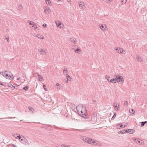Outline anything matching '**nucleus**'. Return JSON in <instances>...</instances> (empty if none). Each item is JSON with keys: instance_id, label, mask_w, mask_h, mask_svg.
<instances>
[{"instance_id": "obj_1", "label": "nucleus", "mask_w": 147, "mask_h": 147, "mask_svg": "<svg viewBox=\"0 0 147 147\" xmlns=\"http://www.w3.org/2000/svg\"><path fill=\"white\" fill-rule=\"evenodd\" d=\"M82 108H84V111H83V110L81 111V112L80 113V115L84 118H86V117L87 115V113L86 112V109L85 106H82Z\"/></svg>"}, {"instance_id": "obj_2", "label": "nucleus", "mask_w": 147, "mask_h": 147, "mask_svg": "<svg viewBox=\"0 0 147 147\" xmlns=\"http://www.w3.org/2000/svg\"><path fill=\"white\" fill-rule=\"evenodd\" d=\"M20 140L21 142L24 144L27 145L28 144V145H29V144L28 143V142L27 140L23 136H22V138L20 139Z\"/></svg>"}, {"instance_id": "obj_3", "label": "nucleus", "mask_w": 147, "mask_h": 147, "mask_svg": "<svg viewBox=\"0 0 147 147\" xmlns=\"http://www.w3.org/2000/svg\"><path fill=\"white\" fill-rule=\"evenodd\" d=\"M9 73L10 74H8V73H7V74H6L5 78L8 79L12 80L13 78V76L12 73L10 72Z\"/></svg>"}, {"instance_id": "obj_4", "label": "nucleus", "mask_w": 147, "mask_h": 147, "mask_svg": "<svg viewBox=\"0 0 147 147\" xmlns=\"http://www.w3.org/2000/svg\"><path fill=\"white\" fill-rule=\"evenodd\" d=\"M117 82H124V80L123 78H122L121 76H120L119 77H118V78H117L116 79Z\"/></svg>"}, {"instance_id": "obj_5", "label": "nucleus", "mask_w": 147, "mask_h": 147, "mask_svg": "<svg viewBox=\"0 0 147 147\" xmlns=\"http://www.w3.org/2000/svg\"><path fill=\"white\" fill-rule=\"evenodd\" d=\"M115 49V50L117 51V52L118 53H123V52H125V51L123 50L121 48H116V49Z\"/></svg>"}, {"instance_id": "obj_6", "label": "nucleus", "mask_w": 147, "mask_h": 147, "mask_svg": "<svg viewBox=\"0 0 147 147\" xmlns=\"http://www.w3.org/2000/svg\"><path fill=\"white\" fill-rule=\"evenodd\" d=\"M38 52L40 53L41 55L43 54H45L47 53L46 50L43 49L39 48L38 49Z\"/></svg>"}, {"instance_id": "obj_7", "label": "nucleus", "mask_w": 147, "mask_h": 147, "mask_svg": "<svg viewBox=\"0 0 147 147\" xmlns=\"http://www.w3.org/2000/svg\"><path fill=\"white\" fill-rule=\"evenodd\" d=\"M127 130L126 133L130 134H132L135 132V130L134 129H126Z\"/></svg>"}, {"instance_id": "obj_8", "label": "nucleus", "mask_w": 147, "mask_h": 147, "mask_svg": "<svg viewBox=\"0 0 147 147\" xmlns=\"http://www.w3.org/2000/svg\"><path fill=\"white\" fill-rule=\"evenodd\" d=\"M135 142L137 143H139L140 144H144V142L143 141L141 140L138 138L135 139Z\"/></svg>"}, {"instance_id": "obj_9", "label": "nucleus", "mask_w": 147, "mask_h": 147, "mask_svg": "<svg viewBox=\"0 0 147 147\" xmlns=\"http://www.w3.org/2000/svg\"><path fill=\"white\" fill-rule=\"evenodd\" d=\"M44 11L46 13H48L51 11V10L48 7H45L44 8Z\"/></svg>"}, {"instance_id": "obj_10", "label": "nucleus", "mask_w": 147, "mask_h": 147, "mask_svg": "<svg viewBox=\"0 0 147 147\" xmlns=\"http://www.w3.org/2000/svg\"><path fill=\"white\" fill-rule=\"evenodd\" d=\"M90 138H88L87 137H83V140L84 141H85L86 142L88 143L90 142Z\"/></svg>"}, {"instance_id": "obj_11", "label": "nucleus", "mask_w": 147, "mask_h": 147, "mask_svg": "<svg viewBox=\"0 0 147 147\" xmlns=\"http://www.w3.org/2000/svg\"><path fill=\"white\" fill-rule=\"evenodd\" d=\"M100 28L103 31H105L106 30V28H107L106 26L104 24L103 25L102 24L101 26L100 27Z\"/></svg>"}, {"instance_id": "obj_12", "label": "nucleus", "mask_w": 147, "mask_h": 147, "mask_svg": "<svg viewBox=\"0 0 147 147\" xmlns=\"http://www.w3.org/2000/svg\"><path fill=\"white\" fill-rule=\"evenodd\" d=\"M70 41L74 44H76V38L72 37L70 38Z\"/></svg>"}, {"instance_id": "obj_13", "label": "nucleus", "mask_w": 147, "mask_h": 147, "mask_svg": "<svg viewBox=\"0 0 147 147\" xmlns=\"http://www.w3.org/2000/svg\"><path fill=\"white\" fill-rule=\"evenodd\" d=\"M7 72L8 73V72L7 71H5L2 72H0V74H1L3 75L4 77H5L6 76V74H7Z\"/></svg>"}, {"instance_id": "obj_14", "label": "nucleus", "mask_w": 147, "mask_h": 147, "mask_svg": "<svg viewBox=\"0 0 147 147\" xmlns=\"http://www.w3.org/2000/svg\"><path fill=\"white\" fill-rule=\"evenodd\" d=\"M78 3L79 4V7H81L82 9L84 5V2H79Z\"/></svg>"}, {"instance_id": "obj_15", "label": "nucleus", "mask_w": 147, "mask_h": 147, "mask_svg": "<svg viewBox=\"0 0 147 147\" xmlns=\"http://www.w3.org/2000/svg\"><path fill=\"white\" fill-rule=\"evenodd\" d=\"M56 24L57 25V27H59L60 28H61L62 27V26H63V25H61V22H56Z\"/></svg>"}, {"instance_id": "obj_16", "label": "nucleus", "mask_w": 147, "mask_h": 147, "mask_svg": "<svg viewBox=\"0 0 147 147\" xmlns=\"http://www.w3.org/2000/svg\"><path fill=\"white\" fill-rule=\"evenodd\" d=\"M5 84H7L8 86L9 87H11L12 88H15V86H14L12 85L11 84H9V83H5Z\"/></svg>"}, {"instance_id": "obj_17", "label": "nucleus", "mask_w": 147, "mask_h": 147, "mask_svg": "<svg viewBox=\"0 0 147 147\" xmlns=\"http://www.w3.org/2000/svg\"><path fill=\"white\" fill-rule=\"evenodd\" d=\"M117 80L115 78H113L110 80L109 81V82L113 83H116L117 82Z\"/></svg>"}, {"instance_id": "obj_18", "label": "nucleus", "mask_w": 147, "mask_h": 147, "mask_svg": "<svg viewBox=\"0 0 147 147\" xmlns=\"http://www.w3.org/2000/svg\"><path fill=\"white\" fill-rule=\"evenodd\" d=\"M72 49L76 53H78V52H80L81 51L80 49L79 48H77L76 49H75L74 48H73Z\"/></svg>"}, {"instance_id": "obj_19", "label": "nucleus", "mask_w": 147, "mask_h": 147, "mask_svg": "<svg viewBox=\"0 0 147 147\" xmlns=\"http://www.w3.org/2000/svg\"><path fill=\"white\" fill-rule=\"evenodd\" d=\"M35 36L38 37L39 38H41L42 39H43L44 38V37L42 35H41L38 34L36 35Z\"/></svg>"}, {"instance_id": "obj_20", "label": "nucleus", "mask_w": 147, "mask_h": 147, "mask_svg": "<svg viewBox=\"0 0 147 147\" xmlns=\"http://www.w3.org/2000/svg\"><path fill=\"white\" fill-rule=\"evenodd\" d=\"M137 60L139 62H141L142 61L141 57L138 55L137 56Z\"/></svg>"}, {"instance_id": "obj_21", "label": "nucleus", "mask_w": 147, "mask_h": 147, "mask_svg": "<svg viewBox=\"0 0 147 147\" xmlns=\"http://www.w3.org/2000/svg\"><path fill=\"white\" fill-rule=\"evenodd\" d=\"M90 142L89 143V144H94L95 143V140H92L90 138Z\"/></svg>"}, {"instance_id": "obj_22", "label": "nucleus", "mask_w": 147, "mask_h": 147, "mask_svg": "<svg viewBox=\"0 0 147 147\" xmlns=\"http://www.w3.org/2000/svg\"><path fill=\"white\" fill-rule=\"evenodd\" d=\"M127 132V130L126 129L125 130V129L122 130V131H119V134L120 133H121V134H124V133H125Z\"/></svg>"}, {"instance_id": "obj_23", "label": "nucleus", "mask_w": 147, "mask_h": 147, "mask_svg": "<svg viewBox=\"0 0 147 147\" xmlns=\"http://www.w3.org/2000/svg\"><path fill=\"white\" fill-rule=\"evenodd\" d=\"M114 106L115 107L117 108V111L119 110V104H116V105H115V104L114 105Z\"/></svg>"}, {"instance_id": "obj_24", "label": "nucleus", "mask_w": 147, "mask_h": 147, "mask_svg": "<svg viewBox=\"0 0 147 147\" xmlns=\"http://www.w3.org/2000/svg\"><path fill=\"white\" fill-rule=\"evenodd\" d=\"M147 122V121H144L141 122V126L142 127Z\"/></svg>"}, {"instance_id": "obj_25", "label": "nucleus", "mask_w": 147, "mask_h": 147, "mask_svg": "<svg viewBox=\"0 0 147 147\" xmlns=\"http://www.w3.org/2000/svg\"><path fill=\"white\" fill-rule=\"evenodd\" d=\"M46 3L48 5H50L51 3L50 0H46Z\"/></svg>"}, {"instance_id": "obj_26", "label": "nucleus", "mask_w": 147, "mask_h": 147, "mask_svg": "<svg viewBox=\"0 0 147 147\" xmlns=\"http://www.w3.org/2000/svg\"><path fill=\"white\" fill-rule=\"evenodd\" d=\"M131 111L130 110V113L132 114H134L135 113V111L133 109H131Z\"/></svg>"}, {"instance_id": "obj_27", "label": "nucleus", "mask_w": 147, "mask_h": 147, "mask_svg": "<svg viewBox=\"0 0 147 147\" xmlns=\"http://www.w3.org/2000/svg\"><path fill=\"white\" fill-rule=\"evenodd\" d=\"M23 9V7L22 5H19V6L18 7V9L20 11L22 10Z\"/></svg>"}, {"instance_id": "obj_28", "label": "nucleus", "mask_w": 147, "mask_h": 147, "mask_svg": "<svg viewBox=\"0 0 147 147\" xmlns=\"http://www.w3.org/2000/svg\"><path fill=\"white\" fill-rule=\"evenodd\" d=\"M27 22L28 23H29V24L30 25H33V24H34V22H33L32 23L31 21L29 20H28Z\"/></svg>"}, {"instance_id": "obj_29", "label": "nucleus", "mask_w": 147, "mask_h": 147, "mask_svg": "<svg viewBox=\"0 0 147 147\" xmlns=\"http://www.w3.org/2000/svg\"><path fill=\"white\" fill-rule=\"evenodd\" d=\"M40 79H42V80L43 79V78L40 75H38V80H39Z\"/></svg>"}, {"instance_id": "obj_30", "label": "nucleus", "mask_w": 147, "mask_h": 147, "mask_svg": "<svg viewBox=\"0 0 147 147\" xmlns=\"http://www.w3.org/2000/svg\"><path fill=\"white\" fill-rule=\"evenodd\" d=\"M29 88V87L28 86H26L24 87L23 88V89L25 90V91L27 90Z\"/></svg>"}, {"instance_id": "obj_31", "label": "nucleus", "mask_w": 147, "mask_h": 147, "mask_svg": "<svg viewBox=\"0 0 147 147\" xmlns=\"http://www.w3.org/2000/svg\"><path fill=\"white\" fill-rule=\"evenodd\" d=\"M29 110L31 111L32 113L33 112V111H34V109L31 107H29Z\"/></svg>"}, {"instance_id": "obj_32", "label": "nucleus", "mask_w": 147, "mask_h": 147, "mask_svg": "<svg viewBox=\"0 0 147 147\" xmlns=\"http://www.w3.org/2000/svg\"><path fill=\"white\" fill-rule=\"evenodd\" d=\"M116 116V113H115L114 114L113 117L111 118V120H113L114 119V118Z\"/></svg>"}, {"instance_id": "obj_33", "label": "nucleus", "mask_w": 147, "mask_h": 147, "mask_svg": "<svg viewBox=\"0 0 147 147\" xmlns=\"http://www.w3.org/2000/svg\"><path fill=\"white\" fill-rule=\"evenodd\" d=\"M105 78H106L108 80H109L110 77L108 76H106L105 77Z\"/></svg>"}, {"instance_id": "obj_34", "label": "nucleus", "mask_w": 147, "mask_h": 147, "mask_svg": "<svg viewBox=\"0 0 147 147\" xmlns=\"http://www.w3.org/2000/svg\"><path fill=\"white\" fill-rule=\"evenodd\" d=\"M43 88H44V89L46 91H47V88H46V86L45 85H44L43 86Z\"/></svg>"}, {"instance_id": "obj_35", "label": "nucleus", "mask_w": 147, "mask_h": 147, "mask_svg": "<svg viewBox=\"0 0 147 147\" xmlns=\"http://www.w3.org/2000/svg\"><path fill=\"white\" fill-rule=\"evenodd\" d=\"M127 105H128L127 101H125V103H124V105L125 106H126V107H127Z\"/></svg>"}, {"instance_id": "obj_36", "label": "nucleus", "mask_w": 147, "mask_h": 147, "mask_svg": "<svg viewBox=\"0 0 147 147\" xmlns=\"http://www.w3.org/2000/svg\"><path fill=\"white\" fill-rule=\"evenodd\" d=\"M119 76L118 75V74H115V79H117V78H118V77H119V76Z\"/></svg>"}, {"instance_id": "obj_37", "label": "nucleus", "mask_w": 147, "mask_h": 147, "mask_svg": "<svg viewBox=\"0 0 147 147\" xmlns=\"http://www.w3.org/2000/svg\"><path fill=\"white\" fill-rule=\"evenodd\" d=\"M126 1L125 0H122L121 1V2H122V4H123L125 3L126 2Z\"/></svg>"}, {"instance_id": "obj_38", "label": "nucleus", "mask_w": 147, "mask_h": 147, "mask_svg": "<svg viewBox=\"0 0 147 147\" xmlns=\"http://www.w3.org/2000/svg\"><path fill=\"white\" fill-rule=\"evenodd\" d=\"M113 0H106V2L108 3H109L111 1Z\"/></svg>"}, {"instance_id": "obj_39", "label": "nucleus", "mask_w": 147, "mask_h": 147, "mask_svg": "<svg viewBox=\"0 0 147 147\" xmlns=\"http://www.w3.org/2000/svg\"><path fill=\"white\" fill-rule=\"evenodd\" d=\"M66 76L67 77V78H71L70 77V76H69L67 74H66Z\"/></svg>"}, {"instance_id": "obj_40", "label": "nucleus", "mask_w": 147, "mask_h": 147, "mask_svg": "<svg viewBox=\"0 0 147 147\" xmlns=\"http://www.w3.org/2000/svg\"><path fill=\"white\" fill-rule=\"evenodd\" d=\"M32 27H33V28H34V29H36V28H37L36 26V25H33L32 26Z\"/></svg>"}, {"instance_id": "obj_41", "label": "nucleus", "mask_w": 147, "mask_h": 147, "mask_svg": "<svg viewBox=\"0 0 147 147\" xmlns=\"http://www.w3.org/2000/svg\"><path fill=\"white\" fill-rule=\"evenodd\" d=\"M17 137L20 140V139L22 138V136L21 137L20 136V135H19L17 136Z\"/></svg>"}, {"instance_id": "obj_42", "label": "nucleus", "mask_w": 147, "mask_h": 147, "mask_svg": "<svg viewBox=\"0 0 147 147\" xmlns=\"http://www.w3.org/2000/svg\"><path fill=\"white\" fill-rule=\"evenodd\" d=\"M47 25L45 24H43L42 25V26L43 27H47Z\"/></svg>"}, {"instance_id": "obj_43", "label": "nucleus", "mask_w": 147, "mask_h": 147, "mask_svg": "<svg viewBox=\"0 0 147 147\" xmlns=\"http://www.w3.org/2000/svg\"><path fill=\"white\" fill-rule=\"evenodd\" d=\"M11 146L13 147H17L16 145L13 144H11Z\"/></svg>"}, {"instance_id": "obj_44", "label": "nucleus", "mask_w": 147, "mask_h": 147, "mask_svg": "<svg viewBox=\"0 0 147 147\" xmlns=\"http://www.w3.org/2000/svg\"><path fill=\"white\" fill-rule=\"evenodd\" d=\"M66 71V73H67V71L66 69L64 68V69H63V71Z\"/></svg>"}, {"instance_id": "obj_45", "label": "nucleus", "mask_w": 147, "mask_h": 147, "mask_svg": "<svg viewBox=\"0 0 147 147\" xmlns=\"http://www.w3.org/2000/svg\"><path fill=\"white\" fill-rule=\"evenodd\" d=\"M125 126H126L124 125V127H123V125H121L120 126L121 128H124V127H125Z\"/></svg>"}, {"instance_id": "obj_46", "label": "nucleus", "mask_w": 147, "mask_h": 147, "mask_svg": "<svg viewBox=\"0 0 147 147\" xmlns=\"http://www.w3.org/2000/svg\"><path fill=\"white\" fill-rule=\"evenodd\" d=\"M61 146L62 147H68L66 146H65V145H63V144L61 145Z\"/></svg>"}, {"instance_id": "obj_47", "label": "nucleus", "mask_w": 147, "mask_h": 147, "mask_svg": "<svg viewBox=\"0 0 147 147\" xmlns=\"http://www.w3.org/2000/svg\"><path fill=\"white\" fill-rule=\"evenodd\" d=\"M6 39L7 40L8 42H9V37H8V38H6Z\"/></svg>"}, {"instance_id": "obj_48", "label": "nucleus", "mask_w": 147, "mask_h": 147, "mask_svg": "<svg viewBox=\"0 0 147 147\" xmlns=\"http://www.w3.org/2000/svg\"><path fill=\"white\" fill-rule=\"evenodd\" d=\"M0 85H2V86H5V84H2L1 83V82H0Z\"/></svg>"}, {"instance_id": "obj_49", "label": "nucleus", "mask_w": 147, "mask_h": 147, "mask_svg": "<svg viewBox=\"0 0 147 147\" xmlns=\"http://www.w3.org/2000/svg\"><path fill=\"white\" fill-rule=\"evenodd\" d=\"M59 84L58 83H57L56 84V85L57 86H59Z\"/></svg>"}, {"instance_id": "obj_50", "label": "nucleus", "mask_w": 147, "mask_h": 147, "mask_svg": "<svg viewBox=\"0 0 147 147\" xmlns=\"http://www.w3.org/2000/svg\"><path fill=\"white\" fill-rule=\"evenodd\" d=\"M67 80H65V82H66V83H67L68 82V78H67Z\"/></svg>"}, {"instance_id": "obj_51", "label": "nucleus", "mask_w": 147, "mask_h": 147, "mask_svg": "<svg viewBox=\"0 0 147 147\" xmlns=\"http://www.w3.org/2000/svg\"><path fill=\"white\" fill-rule=\"evenodd\" d=\"M16 117H9V118H10V119H12V118H15Z\"/></svg>"}, {"instance_id": "obj_52", "label": "nucleus", "mask_w": 147, "mask_h": 147, "mask_svg": "<svg viewBox=\"0 0 147 147\" xmlns=\"http://www.w3.org/2000/svg\"><path fill=\"white\" fill-rule=\"evenodd\" d=\"M79 107V106H77V107H76V108H77V110L78 111V112H79V110H78V107Z\"/></svg>"}, {"instance_id": "obj_53", "label": "nucleus", "mask_w": 147, "mask_h": 147, "mask_svg": "<svg viewBox=\"0 0 147 147\" xmlns=\"http://www.w3.org/2000/svg\"><path fill=\"white\" fill-rule=\"evenodd\" d=\"M67 1L69 2H70L71 1V0H68Z\"/></svg>"}, {"instance_id": "obj_54", "label": "nucleus", "mask_w": 147, "mask_h": 147, "mask_svg": "<svg viewBox=\"0 0 147 147\" xmlns=\"http://www.w3.org/2000/svg\"><path fill=\"white\" fill-rule=\"evenodd\" d=\"M66 73V71H63V73L64 74H65V73Z\"/></svg>"}, {"instance_id": "obj_55", "label": "nucleus", "mask_w": 147, "mask_h": 147, "mask_svg": "<svg viewBox=\"0 0 147 147\" xmlns=\"http://www.w3.org/2000/svg\"><path fill=\"white\" fill-rule=\"evenodd\" d=\"M20 79V78H17V80H19Z\"/></svg>"}, {"instance_id": "obj_56", "label": "nucleus", "mask_w": 147, "mask_h": 147, "mask_svg": "<svg viewBox=\"0 0 147 147\" xmlns=\"http://www.w3.org/2000/svg\"><path fill=\"white\" fill-rule=\"evenodd\" d=\"M93 102H96V100H94L93 101Z\"/></svg>"}, {"instance_id": "obj_57", "label": "nucleus", "mask_w": 147, "mask_h": 147, "mask_svg": "<svg viewBox=\"0 0 147 147\" xmlns=\"http://www.w3.org/2000/svg\"><path fill=\"white\" fill-rule=\"evenodd\" d=\"M75 108V105H74V109Z\"/></svg>"}, {"instance_id": "obj_58", "label": "nucleus", "mask_w": 147, "mask_h": 147, "mask_svg": "<svg viewBox=\"0 0 147 147\" xmlns=\"http://www.w3.org/2000/svg\"><path fill=\"white\" fill-rule=\"evenodd\" d=\"M57 1H60V0H57Z\"/></svg>"}]
</instances>
